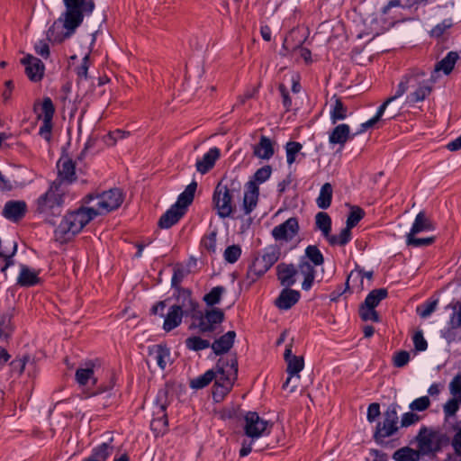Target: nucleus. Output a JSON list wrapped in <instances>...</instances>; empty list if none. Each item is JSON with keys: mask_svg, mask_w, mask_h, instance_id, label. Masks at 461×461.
<instances>
[{"mask_svg": "<svg viewBox=\"0 0 461 461\" xmlns=\"http://www.w3.org/2000/svg\"><path fill=\"white\" fill-rule=\"evenodd\" d=\"M238 378V359L235 354L221 357L215 366V370L210 369L203 375L190 381V387L195 390L206 387L212 380L214 383L213 397L222 398L232 388Z\"/></svg>", "mask_w": 461, "mask_h": 461, "instance_id": "f257e3e1", "label": "nucleus"}, {"mask_svg": "<svg viewBox=\"0 0 461 461\" xmlns=\"http://www.w3.org/2000/svg\"><path fill=\"white\" fill-rule=\"evenodd\" d=\"M96 217V212L90 207L80 208L68 212L54 230L56 240L65 242L77 234Z\"/></svg>", "mask_w": 461, "mask_h": 461, "instance_id": "f03ea898", "label": "nucleus"}, {"mask_svg": "<svg viewBox=\"0 0 461 461\" xmlns=\"http://www.w3.org/2000/svg\"><path fill=\"white\" fill-rule=\"evenodd\" d=\"M66 189L59 182H52L48 191L36 201V212L45 216L46 220L55 224L54 218L62 212Z\"/></svg>", "mask_w": 461, "mask_h": 461, "instance_id": "7ed1b4c3", "label": "nucleus"}, {"mask_svg": "<svg viewBox=\"0 0 461 461\" xmlns=\"http://www.w3.org/2000/svg\"><path fill=\"white\" fill-rule=\"evenodd\" d=\"M240 189V184L235 181H231L230 185L223 184V181H221L216 185L212 203L221 219H226L233 215L236 210L233 197L236 193L239 194Z\"/></svg>", "mask_w": 461, "mask_h": 461, "instance_id": "20e7f679", "label": "nucleus"}, {"mask_svg": "<svg viewBox=\"0 0 461 461\" xmlns=\"http://www.w3.org/2000/svg\"><path fill=\"white\" fill-rule=\"evenodd\" d=\"M66 6L63 27L68 30L66 37H69L76 28L83 22L84 14H90L95 9L93 0H63Z\"/></svg>", "mask_w": 461, "mask_h": 461, "instance_id": "39448f33", "label": "nucleus"}, {"mask_svg": "<svg viewBox=\"0 0 461 461\" xmlns=\"http://www.w3.org/2000/svg\"><path fill=\"white\" fill-rule=\"evenodd\" d=\"M272 174V167L268 165L258 168L246 185L242 203L244 215H249L257 207L259 196L258 185L266 182Z\"/></svg>", "mask_w": 461, "mask_h": 461, "instance_id": "423d86ee", "label": "nucleus"}, {"mask_svg": "<svg viewBox=\"0 0 461 461\" xmlns=\"http://www.w3.org/2000/svg\"><path fill=\"white\" fill-rule=\"evenodd\" d=\"M426 72L422 69H411V77L409 81L410 90L406 96V104H414L422 102L431 94L435 79L431 77L426 78Z\"/></svg>", "mask_w": 461, "mask_h": 461, "instance_id": "0eeeda50", "label": "nucleus"}, {"mask_svg": "<svg viewBox=\"0 0 461 461\" xmlns=\"http://www.w3.org/2000/svg\"><path fill=\"white\" fill-rule=\"evenodd\" d=\"M84 202L85 203L95 202L91 208L96 212V216L103 215L118 209L122 205L123 194L119 188H111L99 194H89L84 198Z\"/></svg>", "mask_w": 461, "mask_h": 461, "instance_id": "6e6552de", "label": "nucleus"}, {"mask_svg": "<svg viewBox=\"0 0 461 461\" xmlns=\"http://www.w3.org/2000/svg\"><path fill=\"white\" fill-rule=\"evenodd\" d=\"M156 407L153 411L157 418H154L150 422V429L157 434H164L168 426V420L167 415V408L169 404L168 391L167 389H160L158 392Z\"/></svg>", "mask_w": 461, "mask_h": 461, "instance_id": "1a4fd4ad", "label": "nucleus"}, {"mask_svg": "<svg viewBox=\"0 0 461 461\" xmlns=\"http://www.w3.org/2000/svg\"><path fill=\"white\" fill-rule=\"evenodd\" d=\"M273 424L262 419L258 412L249 411L244 417V433L252 439L270 433Z\"/></svg>", "mask_w": 461, "mask_h": 461, "instance_id": "9d476101", "label": "nucleus"}, {"mask_svg": "<svg viewBox=\"0 0 461 461\" xmlns=\"http://www.w3.org/2000/svg\"><path fill=\"white\" fill-rule=\"evenodd\" d=\"M398 409L397 403L390 404L384 412V420L379 422L375 432V440H383L393 435L398 430Z\"/></svg>", "mask_w": 461, "mask_h": 461, "instance_id": "9b49d317", "label": "nucleus"}, {"mask_svg": "<svg viewBox=\"0 0 461 461\" xmlns=\"http://www.w3.org/2000/svg\"><path fill=\"white\" fill-rule=\"evenodd\" d=\"M193 319L197 321L196 327L199 329V331L206 335L213 332L216 330V326L223 321L224 312L219 308L206 310L204 312L197 311Z\"/></svg>", "mask_w": 461, "mask_h": 461, "instance_id": "f8f14e48", "label": "nucleus"}, {"mask_svg": "<svg viewBox=\"0 0 461 461\" xmlns=\"http://www.w3.org/2000/svg\"><path fill=\"white\" fill-rule=\"evenodd\" d=\"M54 113L55 107L52 100L48 96L44 97L37 117L39 120L42 121V124L39 130V134L47 141L51 140L52 118Z\"/></svg>", "mask_w": 461, "mask_h": 461, "instance_id": "ddd939ff", "label": "nucleus"}, {"mask_svg": "<svg viewBox=\"0 0 461 461\" xmlns=\"http://www.w3.org/2000/svg\"><path fill=\"white\" fill-rule=\"evenodd\" d=\"M174 296L176 299V303L173 306H178L180 311L185 313V316H190L193 319L198 311V303L192 298L191 291L179 288L175 291Z\"/></svg>", "mask_w": 461, "mask_h": 461, "instance_id": "4468645a", "label": "nucleus"}, {"mask_svg": "<svg viewBox=\"0 0 461 461\" xmlns=\"http://www.w3.org/2000/svg\"><path fill=\"white\" fill-rule=\"evenodd\" d=\"M299 223L295 217L287 219L285 222L276 226L272 230V235L276 240H291L298 233Z\"/></svg>", "mask_w": 461, "mask_h": 461, "instance_id": "2eb2a0df", "label": "nucleus"}, {"mask_svg": "<svg viewBox=\"0 0 461 461\" xmlns=\"http://www.w3.org/2000/svg\"><path fill=\"white\" fill-rule=\"evenodd\" d=\"M58 178L54 182H59L61 187L76 180L75 163L69 158H61L57 163Z\"/></svg>", "mask_w": 461, "mask_h": 461, "instance_id": "dca6fc26", "label": "nucleus"}, {"mask_svg": "<svg viewBox=\"0 0 461 461\" xmlns=\"http://www.w3.org/2000/svg\"><path fill=\"white\" fill-rule=\"evenodd\" d=\"M21 62L25 67V73L30 80L39 82L42 79L45 66L40 59L28 54Z\"/></svg>", "mask_w": 461, "mask_h": 461, "instance_id": "f3484780", "label": "nucleus"}, {"mask_svg": "<svg viewBox=\"0 0 461 461\" xmlns=\"http://www.w3.org/2000/svg\"><path fill=\"white\" fill-rule=\"evenodd\" d=\"M16 251L17 243L14 240L5 239L2 240L0 239V258L5 262L1 268L2 272L5 273L6 269L14 264L13 258Z\"/></svg>", "mask_w": 461, "mask_h": 461, "instance_id": "a211bd4d", "label": "nucleus"}, {"mask_svg": "<svg viewBox=\"0 0 461 461\" xmlns=\"http://www.w3.org/2000/svg\"><path fill=\"white\" fill-rule=\"evenodd\" d=\"M297 268L294 264L280 263L276 266V276L281 285L291 287L296 283Z\"/></svg>", "mask_w": 461, "mask_h": 461, "instance_id": "6ab92c4d", "label": "nucleus"}, {"mask_svg": "<svg viewBox=\"0 0 461 461\" xmlns=\"http://www.w3.org/2000/svg\"><path fill=\"white\" fill-rule=\"evenodd\" d=\"M221 156V150L216 148H211L201 158L197 159L195 168L202 175L208 173L215 165Z\"/></svg>", "mask_w": 461, "mask_h": 461, "instance_id": "aec40b11", "label": "nucleus"}, {"mask_svg": "<svg viewBox=\"0 0 461 461\" xmlns=\"http://www.w3.org/2000/svg\"><path fill=\"white\" fill-rule=\"evenodd\" d=\"M440 435L435 431H429L426 428L420 430L417 436L420 448L424 452H432L438 448L436 441L439 439Z\"/></svg>", "mask_w": 461, "mask_h": 461, "instance_id": "412c9836", "label": "nucleus"}, {"mask_svg": "<svg viewBox=\"0 0 461 461\" xmlns=\"http://www.w3.org/2000/svg\"><path fill=\"white\" fill-rule=\"evenodd\" d=\"M300 297L301 294L299 291L285 287L280 292L275 301V304L280 310H288L299 301Z\"/></svg>", "mask_w": 461, "mask_h": 461, "instance_id": "4be33fe9", "label": "nucleus"}, {"mask_svg": "<svg viewBox=\"0 0 461 461\" xmlns=\"http://www.w3.org/2000/svg\"><path fill=\"white\" fill-rule=\"evenodd\" d=\"M27 204L24 201H9L5 204L3 215L11 221H17L26 212Z\"/></svg>", "mask_w": 461, "mask_h": 461, "instance_id": "5701e85b", "label": "nucleus"}, {"mask_svg": "<svg viewBox=\"0 0 461 461\" xmlns=\"http://www.w3.org/2000/svg\"><path fill=\"white\" fill-rule=\"evenodd\" d=\"M236 332L230 330L220 338L216 339L211 345L213 353L217 356L223 355L230 351L234 344Z\"/></svg>", "mask_w": 461, "mask_h": 461, "instance_id": "b1692460", "label": "nucleus"}, {"mask_svg": "<svg viewBox=\"0 0 461 461\" xmlns=\"http://www.w3.org/2000/svg\"><path fill=\"white\" fill-rule=\"evenodd\" d=\"M297 273H300L303 276L302 283L303 290L308 291L312 288L315 279V269L313 266L310 264L305 258H302L299 262Z\"/></svg>", "mask_w": 461, "mask_h": 461, "instance_id": "393cba45", "label": "nucleus"}, {"mask_svg": "<svg viewBox=\"0 0 461 461\" xmlns=\"http://www.w3.org/2000/svg\"><path fill=\"white\" fill-rule=\"evenodd\" d=\"M149 356L156 361L161 370H165L170 357V350L166 345H153L149 347Z\"/></svg>", "mask_w": 461, "mask_h": 461, "instance_id": "a878e982", "label": "nucleus"}, {"mask_svg": "<svg viewBox=\"0 0 461 461\" xmlns=\"http://www.w3.org/2000/svg\"><path fill=\"white\" fill-rule=\"evenodd\" d=\"M459 56L457 52H448L443 59H441L435 65L430 77L436 80L437 75L438 74L439 71H443L446 75H448L453 70L454 66Z\"/></svg>", "mask_w": 461, "mask_h": 461, "instance_id": "bb28decb", "label": "nucleus"}, {"mask_svg": "<svg viewBox=\"0 0 461 461\" xmlns=\"http://www.w3.org/2000/svg\"><path fill=\"white\" fill-rule=\"evenodd\" d=\"M275 149L272 140L268 137L262 135L259 142L253 148L254 156L268 160L273 157Z\"/></svg>", "mask_w": 461, "mask_h": 461, "instance_id": "cd10ccee", "label": "nucleus"}, {"mask_svg": "<svg viewBox=\"0 0 461 461\" xmlns=\"http://www.w3.org/2000/svg\"><path fill=\"white\" fill-rule=\"evenodd\" d=\"M197 188V183L192 181L185 189L183 193L178 195L176 202L173 204L176 208L181 210L185 214L187 207L193 203L194 193Z\"/></svg>", "mask_w": 461, "mask_h": 461, "instance_id": "c85d7f7f", "label": "nucleus"}, {"mask_svg": "<svg viewBox=\"0 0 461 461\" xmlns=\"http://www.w3.org/2000/svg\"><path fill=\"white\" fill-rule=\"evenodd\" d=\"M353 138L350 135V128L348 124L341 123L337 125L330 133L329 141L330 144H339L343 147L348 139Z\"/></svg>", "mask_w": 461, "mask_h": 461, "instance_id": "c756f323", "label": "nucleus"}, {"mask_svg": "<svg viewBox=\"0 0 461 461\" xmlns=\"http://www.w3.org/2000/svg\"><path fill=\"white\" fill-rule=\"evenodd\" d=\"M435 230L434 222L427 216L425 212H420L412 223L409 233L419 234Z\"/></svg>", "mask_w": 461, "mask_h": 461, "instance_id": "7c9ffc66", "label": "nucleus"}, {"mask_svg": "<svg viewBox=\"0 0 461 461\" xmlns=\"http://www.w3.org/2000/svg\"><path fill=\"white\" fill-rule=\"evenodd\" d=\"M185 215L183 209L179 210L172 205L159 219L158 227L161 229H169Z\"/></svg>", "mask_w": 461, "mask_h": 461, "instance_id": "2f4dec72", "label": "nucleus"}, {"mask_svg": "<svg viewBox=\"0 0 461 461\" xmlns=\"http://www.w3.org/2000/svg\"><path fill=\"white\" fill-rule=\"evenodd\" d=\"M184 316L185 313L181 312L178 306H171L165 316L163 329L167 332L171 331L181 324Z\"/></svg>", "mask_w": 461, "mask_h": 461, "instance_id": "473e14b6", "label": "nucleus"}, {"mask_svg": "<svg viewBox=\"0 0 461 461\" xmlns=\"http://www.w3.org/2000/svg\"><path fill=\"white\" fill-rule=\"evenodd\" d=\"M38 272L32 270L25 265H21V271L17 278V285L23 287H30L40 283Z\"/></svg>", "mask_w": 461, "mask_h": 461, "instance_id": "72a5a7b5", "label": "nucleus"}, {"mask_svg": "<svg viewBox=\"0 0 461 461\" xmlns=\"http://www.w3.org/2000/svg\"><path fill=\"white\" fill-rule=\"evenodd\" d=\"M334 103L331 104L330 118L333 124L339 121L345 120L348 116V107L343 104L340 98L333 95Z\"/></svg>", "mask_w": 461, "mask_h": 461, "instance_id": "f704fd0d", "label": "nucleus"}, {"mask_svg": "<svg viewBox=\"0 0 461 461\" xmlns=\"http://www.w3.org/2000/svg\"><path fill=\"white\" fill-rule=\"evenodd\" d=\"M287 367L286 372L289 375L286 381L284 383L283 387L285 388L290 384L293 377L296 376L300 377L299 373L303 370L304 366L303 357L297 356L296 357H293L291 360L286 362Z\"/></svg>", "mask_w": 461, "mask_h": 461, "instance_id": "c9c22d12", "label": "nucleus"}, {"mask_svg": "<svg viewBox=\"0 0 461 461\" xmlns=\"http://www.w3.org/2000/svg\"><path fill=\"white\" fill-rule=\"evenodd\" d=\"M113 447L109 443H103L95 447L92 454L82 461H106L113 454Z\"/></svg>", "mask_w": 461, "mask_h": 461, "instance_id": "e433bc0d", "label": "nucleus"}, {"mask_svg": "<svg viewBox=\"0 0 461 461\" xmlns=\"http://www.w3.org/2000/svg\"><path fill=\"white\" fill-rule=\"evenodd\" d=\"M259 256L267 266L271 268L280 258L281 248L277 244L269 245L263 249L262 255Z\"/></svg>", "mask_w": 461, "mask_h": 461, "instance_id": "4c0bfd02", "label": "nucleus"}, {"mask_svg": "<svg viewBox=\"0 0 461 461\" xmlns=\"http://www.w3.org/2000/svg\"><path fill=\"white\" fill-rule=\"evenodd\" d=\"M270 268L264 262L262 258L258 255L257 256L252 264L249 266L248 271V276L255 281L257 278L262 276L265 273H267Z\"/></svg>", "mask_w": 461, "mask_h": 461, "instance_id": "58836bf2", "label": "nucleus"}, {"mask_svg": "<svg viewBox=\"0 0 461 461\" xmlns=\"http://www.w3.org/2000/svg\"><path fill=\"white\" fill-rule=\"evenodd\" d=\"M333 189L330 183H325L316 199V203L321 209H328L331 204Z\"/></svg>", "mask_w": 461, "mask_h": 461, "instance_id": "ea45409f", "label": "nucleus"}, {"mask_svg": "<svg viewBox=\"0 0 461 461\" xmlns=\"http://www.w3.org/2000/svg\"><path fill=\"white\" fill-rule=\"evenodd\" d=\"M315 227L320 230L325 239L331 231V218L327 212H320L315 215Z\"/></svg>", "mask_w": 461, "mask_h": 461, "instance_id": "a19ab883", "label": "nucleus"}, {"mask_svg": "<svg viewBox=\"0 0 461 461\" xmlns=\"http://www.w3.org/2000/svg\"><path fill=\"white\" fill-rule=\"evenodd\" d=\"M446 309L453 310V312L448 321L447 333H450L452 330H461V303H451L446 307Z\"/></svg>", "mask_w": 461, "mask_h": 461, "instance_id": "79ce46f5", "label": "nucleus"}, {"mask_svg": "<svg viewBox=\"0 0 461 461\" xmlns=\"http://www.w3.org/2000/svg\"><path fill=\"white\" fill-rule=\"evenodd\" d=\"M387 295L388 292L385 288L375 289L367 294L363 304L364 306L375 308Z\"/></svg>", "mask_w": 461, "mask_h": 461, "instance_id": "37998d69", "label": "nucleus"}, {"mask_svg": "<svg viewBox=\"0 0 461 461\" xmlns=\"http://www.w3.org/2000/svg\"><path fill=\"white\" fill-rule=\"evenodd\" d=\"M330 246H345L351 240V229L346 226L339 235H331L326 239Z\"/></svg>", "mask_w": 461, "mask_h": 461, "instance_id": "c03bdc74", "label": "nucleus"}, {"mask_svg": "<svg viewBox=\"0 0 461 461\" xmlns=\"http://www.w3.org/2000/svg\"><path fill=\"white\" fill-rule=\"evenodd\" d=\"M76 380L80 385L87 384L90 380L95 384L93 365L89 363L86 367L78 368L76 372Z\"/></svg>", "mask_w": 461, "mask_h": 461, "instance_id": "a18cd8bd", "label": "nucleus"}, {"mask_svg": "<svg viewBox=\"0 0 461 461\" xmlns=\"http://www.w3.org/2000/svg\"><path fill=\"white\" fill-rule=\"evenodd\" d=\"M185 346L190 350L200 351L210 348L212 345L209 339L199 336H192L185 339Z\"/></svg>", "mask_w": 461, "mask_h": 461, "instance_id": "49530a36", "label": "nucleus"}, {"mask_svg": "<svg viewBox=\"0 0 461 461\" xmlns=\"http://www.w3.org/2000/svg\"><path fill=\"white\" fill-rule=\"evenodd\" d=\"M307 261H311L314 266H321L324 262V258L317 246L310 245L305 249V257Z\"/></svg>", "mask_w": 461, "mask_h": 461, "instance_id": "de8ad7c7", "label": "nucleus"}, {"mask_svg": "<svg viewBox=\"0 0 461 461\" xmlns=\"http://www.w3.org/2000/svg\"><path fill=\"white\" fill-rule=\"evenodd\" d=\"M226 292L223 286H215L203 296V301L207 306H213L221 302L222 294Z\"/></svg>", "mask_w": 461, "mask_h": 461, "instance_id": "09e8293b", "label": "nucleus"}, {"mask_svg": "<svg viewBox=\"0 0 461 461\" xmlns=\"http://www.w3.org/2000/svg\"><path fill=\"white\" fill-rule=\"evenodd\" d=\"M393 458L396 461H418L420 454L412 448L402 447L394 452Z\"/></svg>", "mask_w": 461, "mask_h": 461, "instance_id": "8fccbe9b", "label": "nucleus"}, {"mask_svg": "<svg viewBox=\"0 0 461 461\" xmlns=\"http://www.w3.org/2000/svg\"><path fill=\"white\" fill-rule=\"evenodd\" d=\"M417 234L407 233L406 235V244L409 247L420 248V247H428L434 243L435 237H428V238H417L415 237Z\"/></svg>", "mask_w": 461, "mask_h": 461, "instance_id": "3c124183", "label": "nucleus"}, {"mask_svg": "<svg viewBox=\"0 0 461 461\" xmlns=\"http://www.w3.org/2000/svg\"><path fill=\"white\" fill-rule=\"evenodd\" d=\"M423 0H391L383 7V14H386L393 7L400 6L403 9H411Z\"/></svg>", "mask_w": 461, "mask_h": 461, "instance_id": "603ef678", "label": "nucleus"}, {"mask_svg": "<svg viewBox=\"0 0 461 461\" xmlns=\"http://www.w3.org/2000/svg\"><path fill=\"white\" fill-rule=\"evenodd\" d=\"M365 212L358 206H352L348 215L346 226L352 229L354 228L364 217Z\"/></svg>", "mask_w": 461, "mask_h": 461, "instance_id": "864d4df0", "label": "nucleus"}, {"mask_svg": "<svg viewBox=\"0 0 461 461\" xmlns=\"http://www.w3.org/2000/svg\"><path fill=\"white\" fill-rule=\"evenodd\" d=\"M303 146L297 141H289L285 145L286 161L288 165L295 162L296 155L301 151Z\"/></svg>", "mask_w": 461, "mask_h": 461, "instance_id": "5fc2aeb1", "label": "nucleus"}, {"mask_svg": "<svg viewBox=\"0 0 461 461\" xmlns=\"http://www.w3.org/2000/svg\"><path fill=\"white\" fill-rule=\"evenodd\" d=\"M411 69L402 77V80L400 81L399 85L397 86V89L395 91V94L391 96L390 98H393V101L398 99L399 97L402 96L406 92L410 90L409 81L411 80Z\"/></svg>", "mask_w": 461, "mask_h": 461, "instance_id": "6e6d98bb", "label": "nucleus"}, {"mask_svg": "<svg viewBox=\"0 0 461 461\" xmlns=\"http://www.w3.org/2000/svg\"><path fill=\"white\" fill-rule=\"evenodd\" d=\"M458 398L449 399L443 406V411L445 414V420H447L450 417L455 416L459 409Z\"/></svg>", "mask_w": 461, "mask_h": 461, "instance_id": "4d7b16f0", "label": "nucleus"}, {"mask_svg": "<svg viewBox=\"0 0 461 461\" xmlns=\"http://www.w3.org/2000/svg\"><path fill=\"white\" fill-rule=\"evenodd\" d=\"M241 255V249L239 245L227 247L224 251V259L230 264L237 262Z\"/></svg>", "mask_w": 461, "mask_h": 461, "instance_id": "13d9d810", "label": "nucleus"}, {"mask_svg": "<svg viewBox=\"0 0 461 461\" xmlns=\"http://www.w3.org/2000/svg\"><path fill=\"white\" fill-rule=\"evenodd\" d=\"M359 315L365 321H372L374 322H378L380 321L379 315L375 308L364 306V304L360 307Z\"/></svg>", "mask_w": 461, "mask_h": 461, "instance_id": "bf43d9fd", "label": "nucleus"}, {"mask_svg": "<svg viewBox=\"0 0 461 461\" xmlns=\"http://www.w3.org/2000/svg\"><path fill=\"white\" fill-rule=\"evenodd\" d=\"M430 405V400L428 396H422L415 399L410 404V409L413 411H423Z\"/></svg>", "mask_w": 461, "mask_h": 461, "instance_id": "052dcab7", "label": "nucleus"}, {"mask_svg": "<svg viewBox=\"0 0 461 461\" xmlns=\"http://www.w3.org/2000/svg\"><path fill=\"white\" fill-rule=\"evenodd\" d=\"M453 25L451 19H445L440 23L437 24L430 32L431 36L439 38L444 32Z\"/></svg>", "mask_w": 461, "mask_h": 461, "instance_id": "680f3d73", "label": "nucleus"}, {"mask_svg": "<svg viewBox=\"0 0 461 461\" xmlns=\"http://www.w3.org/2000/svg\"><path fill=\"white\" fill-rule=\"evenodd\" d=\"M438 305V300L424 303L417 308V312L421 318H428L435 312Z\"/></svg>", "mask_w": 461, "mask_h": 461, "instance_id": "e2e57ef3", "label": "nucleus"}, {"mask_svg": "<svg viewBox=\"0 0 461 461\" xmlns=\"http://www.w3.org/2000/svg\"><path fill=\"white\" fill-rule=\"evenodd\" d=\"M412 341L417 351H425L428 348V342L424 339L422 330H417L414 333Z\"/></svg>", "mask_w": 461, "mask_h": 461, "instance_id": "0e129e2a", "label": "nucleus"}, {"mask_svg": "<svg viewBox=\"0 0 461 461\" xmlns=\"http://www.w3.org/2000/svg\"><path fill=\"white\" fill-rule=\"evenodd\" d=\"M203 247L210 253L216 251V233L212 232L202 240Z\"/></svg>", "mask_w": 461, "mask_h": 461, "instance_id": "69168bd1", "label": "nucleus"}, {"mask_svg": "<svg viewBox=\"0 0 461 461\" xmlns=\"http://www.w3.org/2000/svg\"><path fill=\"white\" fill-rule=\"evenodd\" d=\"M449 391L453 398L461 400V376H455L449 384Z\"/></svg>", "mask_w": 461, "mask_h": 461, "instance_id": "338daca9", "label": "nucleus"}, {"mask_svg": "<svg viewBox=\"0 0 461 461\" xmlns=\"http://www.w3.org/2000/svg\"><path fill=\"white\" fill-rule=\"evenodd\" d=\"M456 433L452 438L451 446L455 453L461 456V426L456 428Z\"/></svg>", "mask_w": 461, "mask_h": 461, "instance_id": "774afa93", "label": "nucleus"}]
</instances>
